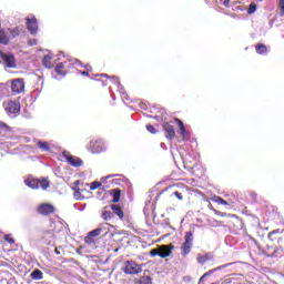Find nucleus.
Listing matches in <instances>:
<instances>
[{
  "instance_id": "nucleus-47",
  "label": "nucleus",
  "mask_w": 284,
  "mask_h": 284,
  "mask_svg": "<svg viewBox=\"0 0 284 284\" xmlns=\"http://www.w3.org/2000/svg\"><path fill=\"white\" fill-rule=\"evenodd\" d=\"M87 72H92V67L91 65H85Z\"/></svg>"
},
{
  "instance_id": "nucleus-36",
  "label": "nucleus",
  "mask_w": 284,
  "mask_h": 284,
  "mask_svg": "<svg viewBox=\"0 0 284 284\" xmlns=\"http://www.w3.org/2000/svg\"><path fill=\"white\" fill-rule=\"evenodd\" d=\"M101 182H92L90 185V190H99L101 187Z\"/></svg>"
},
{
  "instance_id": "nucleus-28",
  "label": "nucleus",
  "mask_w": 284,
  "mask_h": 284,
  "mask_svg": "<svg viewBox=\"0 0 284 284\" xmlns=\"http://www.w3.org/2000/svg\"><path fill=\"white\" fill-rule=\"evenodd\" d=\"M9 32H10L12 39H17V37H19V34H21L22 30H21V28L16 27L14 29H9Z\"/></svg>"
},
{
  "instance_id": "nucleus-30",
  "label": "nucleus",
  "mask_w": 284,
  "mask_h": 284,
  "mask_svg": "<svg viewBox=\"0 0 284 284\" xmlns=\"http://www.w3.org/2000/svg\"><path fill=\"white\" fill-rule=\"evenodd\" d=\"M38 148H40V150H42L43 152H50V144H48V142H38Z\"/></svg>"
},
{
  "instance_id": "nucleus-21",
  "label": "nucleus",
  "mask_w": 284,
  "mask_h": 284,
  "mask_svg": "<svg viewBox=\"0 0 284 284\" xmlns=\"http://www.w3.org/2000/svg\"><path fill=\"white\" fill-rule=\"evenodd\" d=\"M110 194L113 196L112 203H119L121 201V189H112Z\"/></svg>"
},
{
  "instance_id": "nucleus-32",
  "label": "nucleus",
  "mask_w": 284,
  "mask_h": 284,
  "mask_svg": "<svg viewBox=\"0 0 284 284\" xmlns=\"http://www.w3.org/2000/svg\"><path fill=\"white\" fill-rule=\"evenodd\" d=\"M257 8L258 7L254 2H251L248 6V9H247V14H254V12H256Z\"/></svg>"
},
{
  "instance_id": "nucleus-4",
  "label": "nucleus",
  "mask_w": 284,
  "mask_h": 284,
  "mask_svg": "<svg viewBox=\"0 0 284 284\" xmlns=\"http://www.w3.org/2000/svg\"><path fill=\"white\" fill-rule=\"evenodd\" d=\"M123 272L124 274H130V275L141 274L143 272V266L139 265L134 261H126L124 263Z\"/></svg>"
},
{
  "instance_id": "nucleus-41",
  "label": "nucleus",
  "mask_w": 284,
  "mask_h": 284,
  "mask_svg": "<svg viewBox=\"0 0 284 284\" xmlns=\"http://www.w3.org/2000/svg\"><path fill=\"white\" fill-rule=\"evenodd\" d=\"M209 260H210V258H209L207 256H205V255L200 256V257L197 258L199 263H206V261H209Z\"/></svg>"
},
{
  "instance_id": "nucleus-9",
  "label": "nucleus",
  "mask_w": 284,
  "mask_h": 284,
  "mask_svg": "<svg viewBox=\"0 0 284 284\" xmlns=\"http://www.w3.org/2000/svg\"><path fill=\"white\" fill-rule=\"evenodd\" d=\"M26 88L23 79H16L11 82V90L14 94H21Z\"/></svg>"
},
{
  "instance_id": "nucleus-53",
  "label": "nucleus",
  "mask_w": 284,
  "mask_h": 284,
  "mask_svg": "<svg viewBox=\"0 0 284 284\" xmlns=\"http://www.w3.org/2000/svg\"><path fill=\"white\" fill-rule=\"evenodd\" d=\"M55 254H61V252H59V250H58V248H55Z\"/></svg>"
},
{
  "instance_id": "nucleus-7",
  "label": "nucleus",
  "mask_w": 284,
  "mask_h": 284,
  "mask_svg": "<svg viewBox=\"0 0 284 284\" xmlns=\"http://www.w3.org/2000/svg\"><path fill=\"white\" fill-rule=\"evenodd\" d=\"M174 187H176L178 190H182V192L181 191H174L173 194L178 199V201H183V193L187 192V185L181 184V183L172 184L170 186H166L164 189V192H168V190H172Z\"/></svg>"
},
{
  "instance_id": "nucleus-23",
  "label": "nucleus",
  "mask_w": 284,
  "mask_h": 284,
  "mask_svg": "<svg viewBox=\"0 0 284 284\" xmlns=\"http://www.w3.org/2000/svg\"><path fill=\"white\" fill-rule=\"evenodd\" d=\"M211 201L213 203H217V205H230V203L227 201H225L223 197H221L219 195L212 196Z\"/></svg>"
},
{
  "instance_id": "nucleus-45",
  "label": "nucleus",
  "mask_w": 284,
  "mask_h": 284,
  "mask_svg": "<svg viewBox=\"0 0 284 284\" xmlns=\"http://www.w3.org/2000/svg\"><path fill=\"white\" fill-rule=\"evenodd\" d=\"M113 176H115V175L114 174L106 175V176L102 178V181H108V179H113Z\"/></svg>"
},
{
  "instance_id": "nucleus-43",
  "label": "nucleus",
  "mask_w": 284,
  "mask_h": 284,
  "mask_svg": "<svg viewBox=\"0 0 284 284\" xmlns=\"http://www.w3.org/2000/svg\"><path fill=\"white\" fill-rule=\"evenodd\" d=\"M37 43H38L37 39H31L28 41V45H31V47L37 45Z\"/></svg>"
},
{
  "instance_id": "nucleus-19",
  "label": "nucleus",
  "mask_w": 284,
  "mask_h": 284,
  "mask_svg": "<svg viewBox=\"0 0 284 284\" xmlns=\"http://www.w3.org/2000/svg\"><path fill=\"white\" fill-rule=\"evenodd\" d=\"M111 210L115 216H118L121 221H123V217L125 216V213L123 212V209L119 204H112Z\"/></svg>"
},
{
  "instance_id": "nucleus-15",
  "label": "nucleus",
  "mask_w": 284,
  "mask_h": 284,
  "mask_svg": "<svg viewBox=\"0 0 284 284\" xmlns=\"http://www.w3.org/2000/svg\"><path fill=\"white\" fill-rule=\"evenodd\" d=\"M97 236H99V233L95 230L90 231L88 235L84 237V243L87 245H92L97 243Z\"/></svg>"
},
{
  "instance_id": "nucleus-38",
  "label": "nucleus",
  "mask_w": 284,
  "mask_h": 284,
  "mask_svg": "<svg viewBox=\"0 0 284 284\" xmlns=\"http://www.w3.org/2000/svg\"><path fill=\"white\" fill-rule=\"evenodd\" d=\"M146 130H148V132H150L151 134H156V129H154V125H152V124H148V125H146Z\"/></svg>"
},
{
  "instance_id": "nucleus-48",
  "label": "nucleus",
  "mask_w": 284,
  "mask_h": 284,
  "mask_svg": "<svg viewBox=\"0 0 284 284\" xmlns=\"http://www.w3.org/2000/svg\"><path fill=\"white\" fill-rule=\"evenodd\" d=\"M80 184H81V181L79 180L74 182L75 187H79Z\"/></svg>"
},
{
  "instance_id": "nucleus-25",
  "label": "nucleus",
  "mask_w": 284,
  "mask_h": 284,
  "mask_svg": "<svg viewBox=\"0 0 284 284\" xmlns=\"http://www.w3.org/2000/svg\"><path fill=\"white\" fill-rule=\"evenodd\" d=\"M72 190L74 199L77 201H83V195H81V192H83V190H81V187L79 186H74Z\"/></svg>"
},
{
  "instance_id": "nucleus-31",
  "label": "nucleus",
  "mask_w": 284,
  "mask_h": 284,
  "mask_svg": "<svg viewBox=\"0 0 284 284\" xmlns=\"http://www.w3.org/2000/svg\"><path fill=\"white\" fill-rule=\"evenodd\" d=\"M212 212L215 214V216H221L222 219H227L230 213L221 212L216 209H212Z\"/></svg>"
},
{
  "instance_id": "nucleus-27",
  "label": "nucleus",
  "mask_w": 284,
  "mask_h": 284,
  "mask_svg": "<svg viewBox=\"0 0 284 284\" xmlns=\"http://www.w3.org/2000/svg\"><path fill=\"white\" fill-rule=\"evenodd\" d=\"M42 65H44V68H52V55H44Z\"/></svg>"
},
{
  "instance_id": "nucleus-46",
  "label": "nucleus",
  "mask_w": 284,
  "mask_h": 284,
  "mask_svg": "<svg viewBox=\"0 0 284 284\" xmlns=\"http://www.w3.org/2000/svg\"><path fill=\"white\" fill-rule=\"evenodd\" d=\"M81 74L82 77H90V71H82Z\"/></svg>"
},
{
  "instance_id": "nucleus-8",
  "label": "nucleus",
  "mask_w": 284,
  "mask_h": 284,
  "mask_svg": "<svg viewBox=\"0 0 284 284\" xmlns=\"http://www.w3.org/2000/svg\"><path fill=\"white\" fill-rule=\"evenodd\" d=\"M37 212L41 214V216H50V214L57 212V209L50 203H42L37 207Z\"/></svg>"
},
{
  "instance_id": "nucleus-40",
  "label": "nucleus",
  "mask_w": 284,
  "mask_h": 284,
  "mask_svg": "<svg viewBox=\"0 0 284 284\" xmlns=\"http://www.w3.org/2000/svg\"><path fill=\"white\" fill-rule=\"evenodd\" d=\"M150 256H161L159 248H153L150 251Z\"/></svg>"
},
{
  "instance_id": "nucleus-6",
  "label": "nucleus",
  "mask_w": 284,
  "mask_h": 284,
  "mask_svg": "<svg viewBox=\"0 0 284 284\" xmlns=\"http://www.w3.org/2000/svg\"><path fill=\"white\" fill-rule=\"evenodd\" d=\"M3 108L9 115L19 114V112H21V103H19V101L4 102Z\"/></svg>"
},
{
  "instance_id": "nucleus-22",
  "label": "nucleus",
  "mask_w": 284,
  "mask_h": 284,
  "mask_svg": "<svg viewBox=\"0 0 284 284\" xmlns=\"http://www.w3.org/2000/svg\"><path fill=\"white\" fill-rule=\"evenodd\" d=\"M255 52L257 54H267V45H265L263 43H257L255 45Z\"/></svg>"
},
{
  "instance_id": "nucleus-49",
  "label": "nucleus",
  "mask_w": 284,
  "mask_h": 284,
  "mask_svg": "<svg viewBox=\"0 0 284 284\" xmlns=\"http://www.w3.org/2000/svg\"><path fill=\"white\" fill-rule=\"evenodd\" d=\"M277 253H278V251H274V252L271 254L272 258H274Z\"/></svg>"
},
{
  "instance_id": "nucleus-42",
  "label": "nucleus",
  "mask_w": 284,
  "mask_h": 284,
  "mask_svg": "<svg viewBox=\"0 0 284 284\" xmlns=\"http://www.w3.org/2000/svg\"><path fill=\"white\" fill-rule=\"evenodd\" d=\"M210 274H212V271H209V272L204 273V274L201 276L199 283H203V280L205 278V276H210Z\"/></svg>"
},
{
  "instance_id": "nucleus-29",
  "label": "nucleus",
  "mask_w": 284,
  "mask_h": 284,
  "mask_svg": "<svg viewBox=\"0 0 284 284\" xmlns=\"http://www.w3.org/2000/svg\"><path fill=\"white\" fill-rule=\"evenodd\" d=\"M136 284H152V277H150V276H141L136 281Z\"/></svg>"
},
{
  "instance_id": "nucleus-26",
  "label": "nucleus",
  "mask_w": 284,
  "mask_h": 284,
  "mask_svg": "<svg viewBox=\"0 0 284 284\" xmlns=\"http://www.w3.org/2000/svg\"><path fill=\"white\" fill-rule=\"evenodd\" d=\"M103 221H112V212L108 211V206H105L101 214Z\"/></svg>"
},
{
  "instance_id": "nucleus-50",
  "label": "nucleus",
  "mask_w": 284,
  "mask_h": 284,
  "mask_svg": "<svg viewBox=\"0 0 284 284\" xmlns=\"http://www.w3.org/2000/svg\"><path fill=\"white\" fill-rule=\"evenodd\" d=\"M100 77H104L105 79H110V77H108V74H100Z\"/></svg>"
},
{
  "instance_id": "nucleus-52",
  "label": "nucleus",
  "mask_w": 284,
  "mask_h": 284,
  "mask_svg": "<svg viewBox=\"0 0 284 284\" xmlns=\"http://www.w3.org/2000/svg\"><path fill=\"white\" fill-rule=\"evenodd\" d=\"M103 88H105V85H108V82H102Z\"/></svg>"
},
{
  "instance_id": "nucleus-2",
  "label": "nucleus",
  "mask_w": 284,
  "mask_h": 284,
  "mask_svg": "<svg viewBox=\"0 0 284 284\" xmlns=\"http://www.w3.org/2000/svg\"><path fill=\"white\" fill-rule=\"evenodd\" d=\"M219 224L222 227H230L234 234H239L243 230V220L235 214H230L226 221H220Z\"/></svg>"
},
{
  "instance_id": "nucleus-34",
  "label": "nucleus",
  "mask_w": 284,
  "mask_h": 284,
  "mask_svg": "<svg viewBox=\"0 0 284 284\" xmlns=\"http://www.w3.org/2000/svg\"><path fill=\"white\" fill-rule=\"evenodd\" d=\"M248 196L251 197L253 203H256V201H258V194L256 192H254V191L248 193Z\"/></svg>"
},
{
  "instance_id": "nucleus-35",
  "label": "nucleus",
  "mask_w": 284,
  "mask_h": 284,
  "mask_svg": "<svg viewBox=\"0 0 284 284\" xmlns=\"http://www.w3.org/2000/svg\"><path fill=\"white\" fill-rule=\"evenodd\" d=\"M278 8H280V17H284V0H280Z\"/></svg>"
},
{
  "instance_id": "nucleus-51",
  "label": "nucleus",
  "mask_w": 284,
  "mask_h": 284,
  "mask_svg": "<svg viewBox=\"0 0 284 284\" xmlns=\"http://www.w3.org/2000/svg\"><path fill=\"white\" fill-rule=\"evenodd\" d=\"M209 210H214V206H212V204L209 205Z\"/></svg>"
},
{
  "instance_id": "nucleus-3",
  "label": "nucleus",
  "mask_w": 284,
  "mask_h": 284,
  "mask_svg": "<svg viewBox=\"0 0 284 284\" xmlns=\"http://www.w3.org/2000/svg\"><path fill=\"white\" fill-rule=\"evenodd\" d=\"M194 245V232H186L184 235V242L181 245V254L182 256H187L190 252H192V247Z\"/></svg>"
},
{
  "instance_id": "nucleus-11",
  "label": "nucleus",
  "mask_w": 284,
  "mask_h": 284,
  "mask_svg": "<svg viewBox=\"0 0 284 284\" xmlns=\"http://www.w3.org/2000/svg\"><path fill=\"white\" fill-rule=\"evenodd\" d=\"M162 128L165 132V138L169 141H172V139H174V136H176V130H174V125L170 124V122H164L162 124Z\"/></svg>"
},
{
  "instance_id": "nucleus-10",
  "label": "nucleus",
  "mask_w": 284,
  "mask_h": 284,
  "mask_svg": "<svg viewBox=\"0 0 284 284\" xmlns=\"http://www.w3.org/2000/svg\"><path fill=\"white\" fill-rule=\"evenodd\" d=\"M27 29L29 30L30 34H37L39 31V22L37 21V18H27Z\"/></svg>"
},
{
  "instance_id": "nucleus-39",
  "label": "nucleus",
  "mask_w": 284,
  "mask_h": 284,
  "mask_svg": "<svg viewBox=\"0 0 284 284\" xmlns=\"http://www.w3.org/2000/svg\"><path fill=\"white\" fill-rule=\"evenodd\" d=\"M235 280H236V278H234V277H226V278H224V280L222 281L221 284H232V283H234Z\"/></svg>"
},
{
  "instance_id": "nucleus-24",
  "label": "nucleus",
  "mask_w": 284,
  "mask_h": 284,
  "mask_svg": "<svg viewBox=\"0 0 284 284\" xmlns=\"http://www.w3.org/2000/svg\"><path fill=\"white\" fill-rule=\"evenodd\" d=\"M31 278L33 281H42L43 278V272L41 270L37 268L31 273Z\"/></svg>"
},
{
  "instance_id": "nucleus-5",
  "label": "nucleus",
  "mask_w": 284,
  "mask_h": 284,
  "mask_svg": "<svg viewBox=\"0 0 284 284\" xmlns=\"http://www.w3.org/2000/svg\"><path fill=\"white\" fill-rule=\"evenodd\" d=\"M0 59L3 61L4 65L9 69L17 68V58L12 53H6L0 50Z\"/></svg>"
},
{
  "instance_id": "nucleus-33",
  "label": "nucleus",
  "mask_w": 284,
  "mask_h": 284,
  "mask_svg": "<svg viewBox=\"0 0 284 284\" xmlns=\"http://www.w3.org/2000/svg\"><path fill=\"white\" fill-rule=\"evenodd\" d=\"M4 241H7V243H10V245H14V237H12V235L10 234L4 235Z\"/></svg>"
},
{
  "instance_id": "nucleus-16",
  "label": "nucleus",
  "mask_w": 284,
  "mask_h": 284,
  "mask_svg": "<svg viewBox=\"0 0 284 284\" xmlns=\"http://www.w3.org/2000/svg\"><path fill=\"white\" fill-rule=\"evenodd\" d=\"M54 72L58 77H65V74H68V67H65V62L58 63L54 68Z\"/></svg>"
},
{
  "instance_id": "nucleus-14",
  "label": "nucleus",
  "mask_w": 284,
  "mask_h": 284,
  "mask_svg": "<svg viewBox=\"0 0 284 284\" xmlns=\"http://www.w3.org/2000/svg\"><path fill=\"white\" fill-rule=\"evenodd\" d=\"M173 250H174L173 244L159 246L160 258H168V256L172 254Z\"/></svg>"
},
{
  "instance_id": "nucleus-13",
  "label": "nucleus",
  "mask_w": 284,
  "mask_h": 284,
  "mask_svg": "<svg viewBox=\"0 0 284 284\" xmlns=\"http://www.w3.org/2000/svg\"><path fill=\"white\" fill-rule=\"evenodd\" d=\"M283 232H284V230H281V229L271 231L267 234L268 241H272V243H278V241H281V239H283Z\"/></svg>"
},
{
  "instance_id": "nucleus-12",
  "label": "nucleus",
  "mask_w": 284,
  "mask_h": 284,
  "mask_svg": "<svg viewBox=\"0 0 284 284\" xmlns=\"http://www.w3.org/2000/svg\"><path fill=\"white\" fill-rule=\"evenodd\" d=\"M89 148L93 154H99V152H103V142L101 140H91Z\"/></svg>"
},
{
  "instance_id": "nucleus-20",
  "label": "nucleus",
  "mask_w": 284,
  "mask_h": 284,
  "mask_svg": "<svg viewBox=\"0 0 284 284\" xmlns=\"http://www.w3.org/2000/svg\"><path fill=\"white\" fill-rule=\"evenodd\" d=\"M174 121L180 130L182 140L185 141V124H183V121H181V119H179V118H175Z\"/></svg>"
},
{
  "instance_id": "nucleus-54",
  "label": "nucleus",
  "mask_w": 284,
  "mask_h": 284,
  "mask_svg": "<svg viewBox=\"0 0 284 284\" xmlns=\"http://www.w3.org/2000/svg\"><path fill=\"white\" fill-rule=\"evenodd\" d=\"M211 284H216V283H211Z\"/></svg>"
},
{
  "instance_id": "nucleus-18",
  "label": "nucleus",
  "mask_w": 284,
  "mask_h": 284,
  "mask_svg": "<svg viewBox=\"0 0 284 284\" xmlns=\"http://www.w3.org/2000/svg\"><path fill=\"white\" fill-rule=\"evenodd\" d=\"M95 232H98L99 236H108L110 234V224L109 223H103L100 224L98 229H94Z\"/></svg>"
},
{
  "instance_id": "nucleus-44",
  "label": "nucleus",
  "mask_w": 284,
  "mask_h": 284,
  "mask_svg": "<svg viewBox=\"0 0 284 284\" xmlns=\"http://www.w3.org/2000/svg\"><path fill=\"white\" fill-rule=\"evenodd\" d=\"M223 6H224L225 8H230V0H224V1H223Z\"/></svg>"
},
{
  "instance_id": "nucleus-37",
  "label": "nucleus",
  "mask_w": 284,
  "mask_h": 284,
  "mask_svg": "<svg viewBox=\"0 0 284 284\" xmlns=\"http://www.w3.org/2000/svg\"><path fill=\"white\" fill-rule=\"evenodd\" d=\"M0 130H2L3 132H10V126H8V124L0 122Z\"/></svg>"
},
{
  "instance_id": "nucleus-1",
  "label": "nucleus",
  "mask_w": 284,
  "mask_h": 284,
  "mask_svg": "<svg viewBox=\"0 0 284 284\" xmlns=\"http://www.w3.org/2000/svg\"><path fill=\"white\" fill-rule=\"evenodd\" d=\"M24 185L31 190H39V187H41V190L45 191L50 187V180L48 178L37 179L32 175H28L24 180Z\"/></svg>"
},
{
  "instance_id": "nucleus-17",
  "label": "nucleus",
  "mask_w": 284,
  "mask_h": 284,
  "mask_svg": "<svg viewBox=\"0 0 284 284\" xmlns=\"http://www.w3.org/2000/svg\"><path fill=\"white\" fill-rule=\"evenodd\" d=\"M67 161L73 168H81V165H83V160H81V158H77L73 155H68Z\"/></svg>"
}]
</instances>
